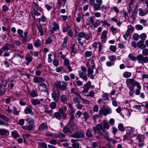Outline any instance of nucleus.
<instances>
[{
    "label": "nucleus",
    "mask_w": 148,
    "mask_h": 148,
    "mask_svg": "<svg viewBox=\"0 0 148 148\" xmlns=\"http://www.w3.org/2000/svg\"><path fill=\"white\" fill-rule=\"evenodd\" d=\"M111 109L109 107L106 108H101L99 111V113L100 115L102 114L106 115L108 114H110L112 112Z\"/></svg>",
    "instance_id": "obj_7"
},
{
    "label": "nucleus",
    "mask_w": 148,
    "mask_h": 148,
    "mask_svg": "<svg viewBox=\"0 0 148 148\" xmlns=\"http://www.w3.org/2000/svg\"><path fill=\"white\" fill-rule=\"evenodd\" d=\"M63 131L64 133H66L68 132H69L70 133H72L71 132V129L67 127H65L63 128Z\"/></svg>",
    "instance_id": "obj_55"
},
{
    "label": "nucleus",
    "mask_w": 148,
    "mask_h": 148,
    "mask_svg": "<svg viewBox=\"0 0 148 148\" xmlns=\"http://www.w3.org/2000/svg\"><path fill=\"white\" fill-rule=\"evenodd\" d=\"M9 120L8 118L5 115L0 114V125H5L8 126L9 124L7 122Z\"/></svg>",
    "instance_id": "obj_3"
},
{
    "label": "nucleus",
    "mask_w": 148,
    "mask_h": 148,
    "mask_svg": "<svg viewBox=\"0 0 148 148\" xmlns=\"http://www.w3.org/2000/svg\"><path fill=\"white\" fill-rule=\"evenodd\" d=\"M126 83L127 87L129 88L135 87L137 84H139L133 78L127 79L126 81Z\"/></svg>",
    "instance_id": "obj_5"
},
{
    "label": "nucleus",
    "mask_w": 148,
    "mask_h": 148,
    "mask_svg": "<svg viewBox=\"0 0 148 148\" xmlns=\"http://www.w3.org/2000/svg\"><path fill=\"white\" fill-rule=\"evenodd\" d=\"M38 9L36 10L35 9H34L33 11V12L34 13L35 15H36L37 16H40L41 15V14L40 12H39L38 11Z\"/></svg>",
    "instance_id": "obj_60"
},
{
    "label": "nucleus",
    "mask_w": 148,
    "mask_h": 148,
    "mask_svg": "<svg viewBox=\"0 0 148 148\" xmlns=\"http://www.w3.org/2000/svg\"><path fill=\"white\" fill-rule=\"evenodd\" d=\"M102 125L101 124H100L99 123L96 126H94L92 129L94 131L95 134H96L97 130L98 132L99 130H101V128H102Z\"/></svg>",
    "instance_id": "obj_25"
},
{
    "label": "nucleus",
    "mask_w": 148,
    "mask_h": 148,
    "mask_svg": "<svg viewBox=\"0 0 148 148\" xmlns=\"http://www.w3.org/2000/svg\"><path fill=\"white\" fill-rule=\"evenodd\" d=\"M136 87L137 89L136 90L135 94L136 95H138L140 94V90L141 89V86L139 84H137Z\"/></svg>",
    "instance_id": "obj_31"
},
{
    "label": "nucleus",
    "mask_w": 148,
    "mask_h": 148,
    "mask_svg": "<svg viewBox=\"0 0 148 148\" xmlns=\"http://www.w3.org/2000/svg\"><path fill=\"white\" fill-rule=\"evenodd\" d=\"M49 106L51 109H54L56 108V104L54 102H52L50 103Z\"/></svg>",
    "instance_id": "obj_39"
},
{
    "label": "nucleus",
    "mask_w": 148,
    "mask_h": 148,
    "mask_svg": "<svg viewBox=\"0 0 148 148\" xmlns=\"http://www.w3.org/2000/svg\"><path fill=\"white\" fill-rule=\"evenodd\" d=\"M98 52L100 53L101 52V51L102 50V47H103V45L100 42H98Z\"/></svg>",
    "instance_id": "obj_52"
},
{
    "label": "nucleus",
    "mask_w": 148,
    "mask_h": 148,
    "mask_svg": "<svg viewBox=\"0 0 148 148\" xmlns=\"http://www.w3.org/2000/svg\"><path fill=\"white\" fill-rule=\"evenodd\" d=\"M34 124H30L28 126H23V129L28 131H32L33 129Z\"/></svg>",
    "instance_id": "obj_29"
},
{
    "label": "nucleus",
    "mask_w": 148,
    "mask_h": 148,
    "mask_svg": "<svg viewBox=\"0 0 148 148\" xmlns=\"http://www.w3.org/2000/svg\"><path fill=\"white\" fill-rule=\"evenodd\" d=\"M110 49L111 51L115 52L116 50V47L115 46L111 45L110 47Z\"/></svg>",
    "instance_id": "obj_63"
},
{
    "label": "nucleus",
    "mask_w": 148,
    "mask_h": 148,
    "mask_svg": "<svg viewBox=\"0 0 148 148\" xmlns=\"http://www.w3.org/2000/svg\"><path fill=\"white\" fill-rule=\"evenodd\" d=\"M91 84V82L89 81L84 85L83 87L84 90L81 92L82 93L88 92L89 88L90 87Z\"/></svg>",
    "instance_id": "obj_12"
},
{
    "label": "nucleus",
    "mask_w": 148,
    "mask_h": 148,
    "mask_svg": "<svg viewBox=\"0 0 148 148\" xmlns=\"http://www.w3.org/2000/svg\"><path fill=\"white\" fill-rule=\"evenodd\" d=\"M17 32L19 36L23 38V39L21 40L23 44H25L27 42L28 40V32L27 31H25L24 32V36H23V31L22 30L20 29H18L17 30Z\"/></svg>",
    "instance_id": "obj_2"
},
{
    "label": "nucleus",
    "mask_w": 148,
    "mask_h": 148,
    "mask_svg": "<svg viewBox=\"0 0 148 148\" xmlns=\"http://www.w3.org/2000/svg\"><path fill=\"white\" fill-rule=\"evenodd\" d=\"M86 136V139L88 140L90 139L91 140H92V139L94 137V135L92 134L91 131L89 129H87L85 132Z\"/></svg>",
    "instance_id": "obj_14"
},
{
    "label": "nucleus",
    "mask_w": 148,
    "mask_h": 148,
    "mask_svg": "<svg viewBox=\"0 0 148 148\" xmlns=\"http://www.w3.org/2000/svg\"><path fill=\"white\" fill-rule=\"evenodd\" d=\"M137 59L138 63L143 64L148 62V57L147 56H144L140 54L137 56Z\"/></svg>",
    "instance_id": "obj_6"
},
{
    "label": "nucleus",
    "mask_w": 148,
    "mask_h": 148,
    "mask_svg": "<svg viewBox=\"0 0 148 148\" xmlns=\"http://www.w3.org/2000/svg\"><path fill=\"white\" fill-rule=\"evenodd\" d=\"M33 59L32 57L28 54L25 57V60L26 62H25V64L27 66H28L30 62L32 61Z\"/></svg>",
    "instance_id": "obj_19"
},
{
    "label": "nucleus",
    "mask_w": 148,
    "mask_h": 148,
    "mask_svg": "<svg viewBox=\"0 0 148 148\" xmlns=\"http://www.w3.org/2000/svg\"><path fill=\"white\" fill-rule=\"evenodd\" d=\"M33 108L31 105L26 107L24 112L26 114H34L32 111Z\"/></svg>",
    "instance_id": "obj_17"
},
{
    "label": "nucleus",
    "mask_w": 148,
    "mask_h": 148,
    "mask_svg": "<svg viewBox=\"0 0 148 148\" xmlns=\"http://www.w3.org/2000/svg\"><path fill=\"white\" fill-rule=\"evenodd\" d=\"M127 31L131 33H132L133 32V26L131 25H129L127 26Z\"/></svg>",
    "instance_id": "obj_42"
},
{
    "label": "nucleus",
    "mask_w": 148,
    "mask_h": 148,
    "mask_svg": "<svg viewBox=\"0 0 148 148\" xmlns=\"http://www.w3.org/2000/svg\"><path fill=\"white\" fill-rule=\"evenodd\" d=\"M117 96V95H116V97H114V98H113L112 97H111V99L113 101L112 102V104L113 106L115 107L118 104L117 102V101L116 100V98Z\"/></svg>",
    "instance_id": "obj_41"
},
{
    "label": "nucleus",
    "mask_w": 148,
    "mask_h": 148,
    "mask_svg": "<svg viewBox=\"0 0 148 148\" xmlns=\"http://www.w3.org/2000/svg\"><path fill=\"white\" fill-rule=\"evenodd\" d=\"M0 134L2 136H8L9 135L8 131L7 130L4 129H0Z\"/></svg>",
    "instance_id": "obj_27"
},
{
    "label": "nucleus",
    "mask_w": 148,
    "mask_h": 148,
    "mask_svg": "<svg viewBox=\"0 0 148 148\" xmlns=\"http://www.w3.org/2000/svg\"><path fill=\"white\" fill-rule=\"evenodd\" d=\"M10 45L8 44H7L4 45V47L2 48V50H3V51H5L6 50H9V49L8 48L9 46Z\"/></svg>",
    "instance_id": "obj_58"
},
{
    "label": "nucleus",
    "mask_w": 148,
    "mask_h": 148,
    "mask_svg": "<svg viewBox=\"0 0 148 148\" xmlns=\"http://www.w3.org/2000/svg\"><path fill=\"white\" fill-rule=\"evenodd\" d=\"M118 128L119 130L121 131H124L125 128L123 125L122 124H119L118 126Z\"/></svg>",
    "instance_id": "obj_54"
},
{
    "label": "nucleus",
    "mask_w": 148,
    "mask_h": 148,
    "mask_svg": "<svg viewBox=\"0 0 148 148\" xmlns=\"http://www.w3.org/2000/svg\"><path fill=\"white\" fill-rule=\"evenodd\" d=\"M136 140L138 142H141L144 140V138L142 135H138L137 136Z\"/></svg>",
    "instance_id": "obj_44"
},
{
    "label": "nucleus",
    "mask_w": 148,
    "mask_h": 148,
    "mask_svg": "<svg viewBox=\"0 0 148 148\" xmlns=\"http://www.w3.org/2000/svg\"><path fill=\"white\" fill-rule=\"evenodd\" d=\"M54 114L55 117L58 119H63L62 115L59 112H55Z\"/></svg>",
    "instance_id": "obj_30"
},
{
    "label": "nucleus",
    "mask_w": 148,
    "mask_h": 148,
    "mask_svg": "<svg viewBox=\"0 0 148 148\" xmlns=\"http://www.w3.org/2000/svg\"><path fill=\"white\" fill-rule=\"evenodd\" d=\"M88 21L92 25H94L95 20L93 17L92 16L89 17L88 18Z\"/></svg>",
    "instance_id": "obj_47"
},
{
    "label": "nucleus",
    "mask_w": 148,
    "mask_h": 148,
    "mask_svg": "<svg viewBox=\"0 0 148 148\" xmlns=\"http://www.w3.org/2000/svg\"><path fill=\"white\" fill-rule=\"evenodd\" d=\"M60 99L63 103H66L67 101L69 100V99L66 95H63L61 96Z\"/></svg>",
    "instance_id": "obj_28"
},
{
    "label": "nucleus",
    "mask_w": 148,
    "mask_h": 148,
    "mask_svg": "<svg viewBox=\"0 0 148 148\" xmlns=\"http://www.w3.org/2000/svg\"><path fill=\"white\" fill-rule=\"evenodd\" d=\"M138 14L140 16H143L146 15L148 13V10L147 9H143L141 8L139 9Z\"/></svg>",
    "instance_id": "obj_23"
},
{
    "label": "nucleus",
    "mask_w": 148,
    "mask_h": 148,
    "mask_svg": "<svg viewBox=\"0 0 148 148\" xmlns=\"http://www.w3.org/2000/svg\"><path fill=\"white\" fill-rule=\"evenodd\" d=\"M52 40L51 39V37H48L47 39L46 40L45 44L46 45H48L51 43L52 42Z\"/></svg>",
    "instance_id": "obj_59"
},
{
    "label": "nucleus",
    "mask_w": 148,
    "mask_h": 148,
    "mask_svg": "<svg viewBox=\"0 0 148 148\" xmlns=\"http://www.w3.org/2000/svg\"><path fill=\"white\" fill-rule=\"evenodd\" d=\"M85 136L84 132L82 130H80L74 134L70 135V136L73 138H82Z\"/></svg>",
    "instance_id": "obj_8"
},
{
    "label": "nucleus",
    "mask_w": 148,
    "mask_h": 148,
    "mask_svg": "<svg viewBox=\"0 0 148 148\" xmlns=\"http://www.w3.org/2000/svg\"><path fill=\"white\" fill-rule=\"evenodd\" d=\"M44 112L50 116L52 115L53 113V111L52 110H45Z\"/></svg>",
    "instance_id": "obj_61"
},
{
    "label": "nucleus",
    "mask_w": 148,
    "mask_h": 148,
    "mask_svg": "<svg viewBox=\"0 0 148 148\" xmlns=\"http://www.w3.org/2000/svg\"><path fill=\"white\" fill-rule=\"evenodd\" d=\"M108 32L106 30H104L103 31L101 36V39H106L107 38V34Z\"/></svg>",
    "instance_id": "obj_37"
},
{
    "label": "nucleus",
    "mask_w": 148,
    "mask_h": 148,
    "mask_svg": "<svg viewBox=\"0 0 148 148\" xmlns=\"http://www.w3.org/2000/svg\"><path fill=\"white\" fill-rule=\"evenodd\" d=\"M68 104L71 111L70 113H75V110L72 105L70 103H69Z\"/></svg>",
    "instance_id": "obj_35"
},
{
    "label": "nucleus",
    "mask_w": 148,
    "mask_h": 148,
    "mask_svg": "<svg viewBox=\"0 0 148 148\" xmlns=\"http://www.w3.org/2000/svg\"><path fill=\"white\" fill-rule=\"evenodd\" d=\"M48 128V126L47 124L45 123H43L39 126L38 130L41 131L44 130H47Z\"/></svg>",
    "instance_id": "obj_21"
},
{
    "label": "nucleus",
    "mask_w": 148,
    "mask_h": 148,
    "mask_svg": "<svg viewBox=\"0 0 148 148\" xmlns=\"http://www.w3.org/2000/svg\"><path fill=\"white\" fill-rule=\"evenodd\" d=\"M40 21H41L42 22H45L47 20V18L45 16H42L38 20Z\"/></svg>",
    "instance_id": "obj_62"
},
{
    "label": "nucleus",
    "mask_w": 148,
    "mask_h": 148,
    "mask_svg": "<svg viewBox=\"0 0 148 148\" xmlns=\"http://www.w3.org/2000/svg\"><path fill=\"white\" fill-rule=\"evenodd\" d=\"M129 58L132 61H136L137 59V57L134 56L133 54L131 53L129 54L128 56Z\"/></svg>",
    "instance_id": "obj_36"
},
{
    "label": "nucleus",
    "mask_w": 148,
    "mask_h": 148,
    "mask_svg": "<svg viewBox=\"0 0 148 148\" xmlns=\"http://www.w3.org/2000/svg\"><path fill=\"white\" fill-rule=\"evenodd\" d=\"M51 97L54 101L57 102L59 99L60 94L55 92H54L51 94Z\"/></svg>",
    "instance_id": "obj_22"
},
{
    "label": "nucleus",
    "mask_w": 148,
    "mask_h": 148,
    "mask_svg": "<svg viewBox=\"0 0 148 148\" xmlns=\"http://www.w3.org/2000/svg\"><path fill=\"white\" fill-rule=\"evenodd\" d=\"M135 87L129 88V95L130 96H132L134 92V88Z\"/></svg>",
    "instance_id": "obj_48"
},
{
    "label": "nucleus",
    "mask_w": 148,
    "mask_h": 148,
    "mask_svg": "<svg viewBox=\"0 0 148 148\" xmlns=\"http://www.w3.org/2000/svg\"><path fill=\"white\" fill-rule=\"evenodd\" d=\"M45 79L42 77H36L34 78L33 79V81L35 83H38L43 82L45 81Z\"/></svg>",
    "instance_id": "obj_15"
},
{
    "label": "nucleus",
    "mask_w": 148,
    "mask_h": 148,
    "mask_svg": "<svg viewBox=\"0 0 148 148\" xmlns=\"http://www.w3.org/2000/svg\"><path fill=\"white\" fill-rule=\"evenodd\" d=\"M27 122L29 124H34V119L32 118L27 116L26 119Z\"/></svg>",
    "instance_id": "obj_34"
},
{
    "label": "nucleus",
    "mask_w": 148,
    "mask_h": 148,
    "mask_svg": "<svg viewBox=\"0 0 148 148\" xmlns=\"http://www.w3.org/2000/svg\"><path fill=\"white\" fill-rule=\"evenodd\" d=\"M83 115H84V118L85 121H87L89 118L90 117V116L89 115V114H88L87 112H85L83 114Z\"/></svg>",
    "instance_id": "obj_43"
},
{
    "label": "nucleus",
    "mask_w": 148,
    "mask_h": 148,
    "mask_svg": "<svg viewBox=\"0 0 148 148\" xmlns=\"http://www.w3.org/2000/svg\"><path fill=\"white\" fill-rule=\"evenodd\" d=\"M68 40V38L67 37H66L64 38L62 43V45L64 47H66L67 46Z\"/></svg>",
    "instance_id": "obj_46"
},
{
    "label": "nucleus",
    "mask_w": 148,
    "mask_h": 148,
    "mask_svg": "<svg viewBox=\"0 0 148 148\" xmlns=\"http://www.w3.org/2000/svg\"><path fill=\"white\" fill-rule=\"evenodd\" d=\"M73 102L75 103H80L81 101L77 97H75L73 99Z\"/></svg>",
    "instance_id": "obj_57"
},
{
    "label": "nucleus",
    "mask_w": 148,
    "mask_h": 148,
    "mask_svg": "<svg viewBox=\"0 0 148 148\" xmlns=\"http://www.w3.org/2000/svg\"><path fill=\"white\" fill-rule=\"evenodd\" d=\"M140 36L142 40H141L145 41L147 37V35L145 33H143L141 34Z\"/></svg>",
    "instance_id": "obj_53"
},
{
    "label": "nucleus",
    "mask_w": 148,
    "mask_h": 148,
    "mask_svg": "<svg viewBox=\"0 0 148 148\" xmlns=\"http://www.w3.org/2000/svg\"><path fill=\"white\" fill-rule=\"evenodd\" d=\"M75 113H70V115L71 116L70 120L69 121L68 124L69 125L71 126H73V128L71 129L74 131H75V129L76 128V126L74 125V122L73 121V120L75 119V117L74 115V114Z\"/></svg>",
    "instance_id": "obj_10"
},
{
    "label": "nucleus",
    "mask_w": 148,
    "mask_h": 148,
    "mask_svg": "<svg viewBox=\"0 0 148 148\" xmlns=\"http://www.w3.org/2000/svg\"><path fill=\"white\" fill-rule=\"evenodd\" d=\"M142 53L143 54L147 56L148 55V49H144L142 51Z\"/></svg>",
    "instance_id": "obj_64"
},
{
    "label": "nucleus",
    "mask_w": 148,
    "mask_h": 148,
    "mask_svg": "<svg viewBox=\"0 0 148 148\" xmlns=\"http://www.w3.org/2000/svg\"><path fill=\"white\" fill-rule=\"evenodd\" d=\"M78 37L77 40L78 43L83 46L84 45V42L81 41V38H84L85 39L88 40L92 38V36L90 34L85 33L83 32H81L77 34Z\"/></svg>",
    "instance_id": "obj_1"
},
{
    "label": "nucleus",
    "mask_w": 148,
    "mask_h": 148,
    "mask_svg": "<svg viewBox=\"0 0 148 148\" xmlns=\"http://www.w3.org/2000/svg\"><path fill=\"white\" fill-rule=\"evenodd\" d=\"M56 87L59 88L62 91H65L67 86V83L65 82H61V81H57L55 83Z\"/></svg>",
    "instance_id": "obj_4"
},
{
    "label": "nucleus",
    "mask_w": 148,
    "mask_h": 148,
    "mask_svg": "<svg viewBox=\"0 0 148 148\" xmlns=\"http://www.w3.org/2000/svg\"><path fill=\"white\" fill-rule=\"evenodd\" d=\"M95 94V92L91 90L90 91L88 94L86 95V96L87 97H94Z\"/></svg>",
    "instance_id": "obj_51"
},
{
    "label": "nucleus",
    "mask_w": 148,
    "mask_h": 148,
    "mask_svg": "<svg viewBox=\"0 0 148 148\" xmlns=\"http://www.w3.org/2000/svg\"><path fill=\"white\" fill-rule=\"evenodd\" d=\"M144 42V41L140 40L138 41L137 43L138 46L142 49H143L146 47L145 45L143 44Z\"/></svg>",
    "instance_id": "obj_26"
},
{
    "label": "nucleus",
    "mask_w": 148,
    "mask_h": 148,
    "mask_svg": "<svg viewBox=\"0 0 148 148\" xmlns=\"http://www.w3.org/2000/svg\"><path fill=\"white\" fill-rule=\"evenodd\" d=\"M52 25L53 27L50 30L51 34L53 33L54 32L59 30L60 28L59 25L55 21L53 22Z\"/></svg>",
    "instance_id": "obj_13"
},
{
    "label": "nucleus",
    "mask_w": 148,
    "mask_h": 148,
    "mask_svg": "<svg viewBox=\"0 0 148 148\" xmlns=\"http://www.w3.org/2000/svg\"><path fill=\"white\" fill-rule=\"evenodd\" d=\"M37 27L39 32L40 33V36H42L44 35V33L43 30V28L40 23L36 25Z\"/></svg>",
    "instance_id": "obj_24"
},
{
    "label": "nucleus",
    "mask_w": 148,
    "mask_h": 148,
    "mask_svg": "<svg viewBox=\"0 0 148 148\" xmlns=\"http://www.w3.org/2000/svg\"><path fill=\"white\" fill-rule=\"evenodd\" d=\"M87 71V75L88 77H90L92 79H94V76L95 75H93V74L94 73L93 69L92 68L89 67L88 68Z\"/></svg>",
    "instance_id": "obj_16"
},
{
    "label": "nucleus",
    "mask_w": 148,
    "mask_h": 148,
    "mask_svg": "<svg viewBox=\"0 0 148 148\" xmlns=\"http://www.w3.org/2000/svg\"><path fill=\"white\" fill-rule=\"evenodd\" d=\"M100 124H101L102 125V128H101V130L105 134L106 132H106L105 129H108L110 128V125L108 123V122L106 120L103 121V123H100Z\"/></svg>",
    "instance_id": "obj_11"
},
{
    "label": "nucleus",
    "mask_w": 148,
    "mask_h": 148,
    "mask_svg": "<svg viewBox=\"0 0 148 148\" xmlns=\"http://www.w3.org/2000/svg\"><path fill=\"white\" fill-rule=\"evenodd\" d=\"M102 97L104 101L109 100L108 95L107 93H104L102 95Z\"/></svg>",
    "instance_id": "obj_45"
},
{
    "label": "nucleus",
    "mask_w": 148,
    "mask_h": 148,
    "mask_svg": "<svg viewBox=\"0 0 148 148\" xmlns=\"http://www.w3.org/2000/svg\"><path fill=\"white\" fill-rule=\"evenodd\" d=\"M131 75V72L125 71L123 74V77L125 78H127L130 77Z\"/></svg>",
    "instance_id": "obj_38"
},
{
    "label": "nucleus",
    "mask_w": 148,
    "mask_h": 148,
    "mask_svg": "<svg viewBox=\"0 0 148 148\" xmlns=\"http://www.w3.org/2000/svg\"><path fill=\"white\" fill-rule=\"evenodd\" d=\"M101 5L95 3L92 6L94 11H97L100 10V6Z\"/></svg>",
    "instance_id": "obj_33"
},
{
    "label": "nucleus",
    "mask_w": 148,
    "mask_h": 148,
    "mask_svg": "<svg viewBox=\"0 0 148 148\" xmlns=\"http://www.w3.org/2000/svg\"><path fill=\"white\" fill-rule=\"evenodd\" d=\"M67 108L66 106H61L59 108L58 112L62 115L63 119H66L67 118V114L66 113Z\"/></svg>",
    "instance_id": "obj_9"
},
{
    "label": "nucleus",
    "mask_w": 148,
    "mask_h": 148,
    "mask_svg": "<svg viewBox=\"0 0 148 148\" xmlns=\"http://www.w3.org/2000/svg\"><path fill=\"white\" fill-rule=\"evenodd\" d=\"M12 136L14 138H16L19 136V134L16 132L13 131L12 132Z\"/></svg>",
    "instance_id": "obj_50"
},
{
    "label": "nucleus",
    "mask_w": 148,
    "mask_h": 148,
    "mask_svg": "<svg viewBox=\"0 0 148 148\" xmlns=\"http://www.w3.org/2000/svg\"><path fill=\"white\" fill-rule=\"evenodd\" d=\"M138 12V9L135 8L133 12L132 13L131 17L133 19V20L135 19V16L137 14Z\"/></svg>",
    "instance_id": "obj_32"
},
{
    "label": "nucleus",
    "mask_w": 148,
    "mask_h": 148,
    "mask_svg": "<svg viewBox=\"0 0 148 148\" xmlns=\"http://www.w3.org/2000/svg\"><path fill=\"white\" fill-rule=\"evenodd\" d=\"M44 100V99L42 98L40 99H34L31 100V102L33 105L36 106L40 105L41 103L40 102L43 101Z\"/></svg>",
    "instance_id": "obj_20"
},
{
    "label": "nucleus",
    "mask_w": 148,
    "mask_h": 148,
    "mask_svg": "<svg viewBox=\"0 0 148 148\" xmlns=\"http://www.w3.org/2000/svg\"><path fill=\"white\" fill-rule=\"evenodd\" d=\"M107 6L105 5L100 6V10L103 12H105L107 10Z\"/></svg>",
    "instance_id": "obj_56"
},
{
    "label": "nucleus",
    "mask_w": 148,
    "mask_h": 148,
    "mask_svg": "<svg viewBox=\"0 0 148 148\" xmlns=\"http://www.w3.org/2000/svg\"><path fill=\"white\" fill-rule=\"evenodd\" d=\"M108 58L109 60H110V61L112 62H114L116 59V56L114 55L109 56Z\"/></svg>",
    "instance_id": "obj_49"
},
{
    "label": "nucleus",
    "mask_w": 148,
    "mask_h": 148,
    "mask_svg": "<svg viewBox=\"0 0 148 148\" xmlns=\"http://www.w3.org/2000/svg\"><path fill=\"white\" fill-rule=\"evenodd\" d=\"M41 41L39 39H37L34 43V45L35 47H39L41 45Z\"/></svg>",
    "instance_id": "obj_40"
},
{
    "label": "nucleus",
    "mask_w": 148,
    "mask_h": 148,
    "mask_svg": "<svg viewBox=\"0 0 148 148\" xmlns=\"http://www.w3.org/2000/svg\"><path fill=\"white\" fill-rule=\"evenodd\" d=\"M78 73L79 77L85 81L87 80L88 77L85 72H82L81 71H78Z\"/></svg>",
    "instance_id": "obj_18"
}]
</instances>
